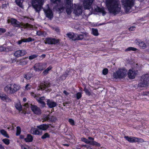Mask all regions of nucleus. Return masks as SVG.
Wrapping results in <instances>:
<instances>
[{
    "label": "nucleus",
    "instance_id": "cd10ccee",
    "mask_svg": "<svg viewBox=\"0 0 149 149\" xmlns=\"http://www.w3.org/2000/svg\"><path fill=\"white\" fill-rule=\"evenodd\" d=\"M75 35L76 33L71 32H69L66 34L67 36L69 38L74 41H75L76 39H75Z\"/></svg>",
    "mask_w": 149,
    "mask_h": 149
},
{
    "label": "nucleus",
    "instance_id": "4d7b16f0",
    "mask_svg": "<svg viewBox=\"0 0 149 149\" xmlns=\"http://www.w3.org/2000/svg\"><path fill=\"white\" fill-rule=\"evenodd\" d=\"M6 31V30L5 29L0 28V34L4 33Z\"/></svg>",
    "mask_w": 149,
    "mask_h": 149
},
{
    "label": "nucleus",
    "instance_id": "c85d7f7f",
    "mask_svg": "<svg viewBox=\"0 0 149 149\" xmlns=\"http://www.w3.org/2000/svg\"><path fill=\"white\" fill-rule=\"evenodd\" d=\"M33 6L35 9L36 12H39L42 7V6H40L39 4H32Z\"/></svg>",
    "mask_w": 149,
    "mask_h": 149
},
{
    "label": "nucleus",
    "instance_id": "c9c22d12",
    "mask_svg": "<svg viewBox=\"0 0 149 149\" xmlns=\"http://www.w3.org/2000/svg\"><path fill=\"white\" fill-rule=\"evenodd\" d=\"M52 68V67L51 66H49L43 71L42 74L45 75H47L49 73V71L51 70Z\"/></svg>",
    "mask_w": 149,
    "mask_h": 149
},
{
    "label": "nucleus",
    "instance_id": "603ef678",
    "mask_svg": "<svg viewBox=\"0 0 149 149\" xmlns=\"http://www.w3.org/2000/svg\"><path fill=\"white\" fill-rule=\"evenodd\" d=\"M68 122L72 126L75 125L73 119L71 118L69 119Z\"/></svg>",
    "mask_w": 149,
    "mask_h": 149
},
{
    "label": "nucleus",
    "instance_id": "39448f33",
    "mask_svg": "<svg viewBox=\"0 0 149 149\" xmlns=\"http://www.w3.org/2000/svg\"><path fill=\"white\" fill-rule=\"evenodd\" d=\"M125 11L128 12L134 5L133 0H125L123 2Z\"/></svg>",
    "mask_w": 149,
    "mask_h": 149
},
{
    "label": "nucleus",
    "instance_id": "e433bc0d",
    "mask_svg": "<svg viewBox=\"0 0 149 149\" xmlns=\"http://www.w3.org/2000/svg\"><path fill=\"white\" fill-rule=\"evenodd\" d=\"M75 36V40H82L84 38V35L83 34L78 35L76 33Z\"/></svg>",
    "mask_w": 149,
    "mask_h": 149
},
{
    "label": "nucleus",
    "instance_id": "338daca9",
    "mask_svg": "<svg viewBox=\"0 0 149 149\" xmlns=\"http://www.w3.org/2000/svg\"><path fill=\"white\" fill-rule=\"evenodd\" d=\"M11 63H15V62H16L17 61H16V60L15 59H12L11 58Z\"/></svg>",
    "mask_w": 149,
    "mask_h": 149
},
{
    "label": "nucleus",
    "instance_id": "e2e57ef3",
    "mask_svg": "<svg viewBox=\"0 0 149 149\" xmlns=\"http://www.w3.org/2000/svg\"><path fill=\"white\" fill-rule=\"evenodd\" d=\"M47 87H48V85H47L45 84H44V86L43 87V88H42V89L43 90H44Z\"/></svg>",
    "mask_w": 149,
    "mask_h": 149
},
{
    "label": "nucleus",
    "instance_id": "ddd939ff",
    "mask_svg": "<svg viewBox=\"0 0 149 149\" xmlns=\"http://www.w3.org/2000/svg\"><path fill=\"white\" fill-rule=\"evenodd\" d=\"M26 53V52L24 50H18L15 52L14 55L17 58L23 56Z\"/></svg>",
    "mask_w": 149,
    "mask_h": 149
},
{
    "label": "nucleus",
    "instance_id": "a211bd4d",
    "mask_svg": "<svg viewBox=\"0 0 149 149\" xmlns=\"http://www.w3.org/2000/svg\"><path fill=\"white\" fill-rule=\"evenodd\" d=\"M136 42L139 47L142 49H145L147 47V45L144 42L140 40H136Z\"/></svg>",
    "mask_w": 149,
    "mask_h": 149
},
{
    "label": "nucleus",
    "instance_id": "58836bf2",
    "mask_svg": "<svg viewBox=\"0 0 149 149\" xmlns=\"http://www.w3.org/2000/svg\"><path fill=\"white\" fill-rule=\"evenodd\" d=\"M90 145L93 146H95L97 147H99L101 146V144L100 143L95 141H91Z\"/></svg>",
    "mask_w": 149,
    "mask_h": 149
},
{
    "label": "nucleus",
    "instance_id": "5701e85b",
    "mask_svg": "<svg viewBox=\"0 0 149 149\" xmlns=\"http://www.w3.org/2000/svg\"><path fill=\"white\" fill-rule=\"evenodd\" d=\"M136 137L133 136H125V139L130 143H135Z\"/></svg>",
    "mask_w": 149,
    "mask_h": 149
},
{
    "label": "nucleus",
    "instance_id": "1a4fd4ad",
    "mask_svg": "<svg viewBox=\"0 0 149 149\" xmlns=\"http://www.w3.org/2000/svg\"><path fill=\"white\" fill-rule=\"evenodd\" d=\"M137 71L134 69H129L127 73L128 77L130 79H134L137 74Z\"/></svg>",
    "mask_w": 149,
    "mask_h": 149
},
{
    "label": "nucleus",
    "instance_id": "052dcab7",
    "mask_svg": "<svg viewBox=\"0 0 149 149\" xmlns=\"http://www.w3.org/2000/svg\"><path fill=\"white\" fill-rule=\"evenodd\" d=\"M135 28V27L134 26H131L129 28V30L130 31H132L134 30Z\"/></svg>",
    "mask_w": 149,
    "mask_h": 149
},
{
    "label": "nucleus",
    "instance_id": "de8ad7c7",
    "mask_svg": "<svg viewBox=\"0 0 149 149\" xmlns=\"http://www.w3.org/2000/svg\"><path fill=\"white\" fill-rule=\"evenodd\" d=\"M23 27L25 28H30L31 27V25L29 24L28 23L25 24L23 25Z\"/></svg>",
    "mask_w": 149,
    "mask_h": 149
},
{
    "label": "nucleus",
    "instance_id": "473e14b6",
    "mask_svg": "<svg viewBox=\"0 0 149 149\" xmlns=\"http://www.w3.org/2000/svg\"><path fill=\"white\" fill-rule=\"evenodd\" d=\"M15 107L19 111H22V107L20 102L16 103L15 104Z\"/></svg>",
    "mask_w": 149,
    "mask_h": 149
},
{
    "label": "nucleus",
    "instance_id": "f8f14e48",
    "mask_svg": "<svg viewBox=\"0 0 149 149\" xmlns=\"http://www.w3.org/2000/svg\"><path fill=\"white\" fill-rule=\"evenodd\" d=\"M95 0H84V6L85 9H89Z\"/></svg>",
    "mask_w": 149,
    "mask_h": 149
},
{
    "label": "nucleus",
    "instance_id": "774afa93",
    "mask_svg": "<svg viewBox=\"0 0 149 149\" xmlns=\"http://www.w3.org/2000/svg\"><path fill=\"white\" fill-rule=\"evenodd\" d=\"M83 34L84 35V36H85L86 37L88 36V33L86 32H85V33H83Z\"/></svg>",
    "mask_w": 149,
    "mask_h": 149
},
{
    "label": "nucleus",
    "instance_id": "f704fd0d",
    "mask_svg": "<svg viewBox=\"0 0 149 149\" xmlns=\"http://www.w3.org/2000/svg\"><path fill=\"white\" fill-rule=\"evenodd\" d=\"M0 132L1 134L4 136L5 137L7 138H9V136L7 133V132L3 129H2L0 130Z\"/></svg>",
    "mask_w": 149,
    "mask_h": 149
},
{
    "label": "nucleus",
    "instance_id": "412c9836",
    "mask_svg": "<svg viewBox=\"0 0 149 149\" xmlns=\"http://www.w3.org/2000/svg\"><path fill=\"white\" fill-rule=\"evenodd\" d=\"M33 139V136L30 134H27L26 137L24 139V141L26 143L31 142Z\"/></svg>",
    "mask_w": 149,
    "mask_h": 149
},
{
    "label": "nucleus",
    "instance_id": "f3484780",
    "mask_svg": "<svg viewBox=\"0 0 149 149\" xmlns=\"http://www.w3.org/2000/svg\"><path fill=\"white\" fill-rule=\"evenodd\" d=\"M47 104L48 107L50 108H52L56 107L57 105L56 103L53 101L52 100L48 99L47 100Z\"/></svg>",
    "mask_w": 149,
    "mask_h": 149
},
{
    "label": "nucleus",
    "instance_id": "6ab92c4d",
    "mask_svg": "<svg viewBox=\"0 0 149 149\" xmlns=\"http://www.w3.org/2000/svg\"><path fill=\"white\" fill-rule=\"evenodd\" d=\"M66 8V12L68 14H70L72 12V10L73 8V5L71 3H66L65 4Z\"/></svg>",
    "mask_w": 149,
    "mask_h": 149
},
{
    "label": "nucleus",
    "instance_id": "72a5a7b5",
    "mask_svg": "<svg viewBox=\"0 0 149 149\" xmlns=\"http://www.w3.org/2000/svg\"><path fill=\"white\" fill-rule=\"evenodd\" d=\"M84 91L86 95L88 96H90L91 95V90L90 88H89V89H88L86 87H85L84 88Z\"/></svg>",
    "mask_w": 149,
    "mask_h": 149
},
{
    "label": "nucleus",
    "instance_id": "5fc2aeb1",
    "mask_svg": "<svg viewBox=\"0 0 149 149\" xmlns=\"http://www.w3.org/2000/svg\"><path fill=\"white\" fill-rule=\"evenodd\" d=\"M36 34L38 36H41L43 35L44 33L42 31H37Z\"/></svg>",
    "mask_w": 149,
    "mask_h": 149
},
{
    "label": "nucleus",
    "instance_id": "13d9d810",
    "mask_svg": "<svg viewBox=\"0 0 149 149\" xmlns=\"http://www.w3.org/2000/svg\"><path fill=\"white\" fill-rule=\"evenodd\" d=\"M31 86L29 84H27L25 86V89L27 90H29L31 89Z\"/></svg>",
    "mask_w": 149,
    "mask_h": 149
},
{
    "label": "nucleus",
    "instance_id": "37998d69",
    "mask_svg": "<svg viewBox=\"0 0 149 149\" xmlns=\"http://www.w3.org/2000/svg\"><path fill=\"white\" fill-rule=\"evenodd\" d=\"M16 136H18L20 135L21 132V129L20 127L17 126L16 128Z\"/></svg>",
    "mask_w": 149,
    "mask_h": 149
},
{
    "label": "nucleus",
    "instance_id": "6e6d98bb",
    "mask_svg": "<svg viewBox=\"0 0 149 149\" xmlns=\"http://www.w3.org/2000/svg\"><path fill=\"white\" fill-rule=\"evenodd\" d=\"M35 40L34 38H32L31 37H29L26 39L27 42H29L32 41H33Z\"/></svg>",
    "mask_w": 149,
    "mask_h": 149
},
{
    "label": "nucleus",
    "instance_id": "864d4df0",
    "mask_svg": "<svg viewBox=\"0 0 149 149\" xmlns=\"http://www.w3.org/2000/svg\"><path fill=\"white\" fill-rule=\"evenodd\" d=\"M3 51L7 52L8 51L7 50V48L3 46L0 47V52H2Z\"/></svg>",
    "mask_w": 149,
    "mask_h": 149
},
{
    "label": "nucleus",
    "instance_id": "ea45409f",
    "mask_svg": "<svg viewBox=\"0 0 149 149\" xmlns=\"http://www.w3.org/2000/svg\"><path fill=\"white\" fill-rule=\"evenodd\" d=\"M92 34L95 36H97L99 35L97 29L93 28L92 29Z\"/></svg>",
    "mask_w": 149,
    "mask_h": 149
},
{
    "label": "nucleus",
    "instance_id": "4468645a",
    "mask_svg": "<svg viewBox=\"0 0 149 149\" xmlns=\"http://www.w3.org/2000/svg\"><path fill=\"white\" fill-rule=\"evenodd\" d=\"M43 66L42 64L41 63H36L33 66L34 69L35 71L38 72L42 70L45 69Z\"/></svg>",
    "mask_w": 149,
    "mask_h": 149
},
{
    "label": "nucleus",
    "instance_id": "79ce46f5",
    "mask_svg": "<svg viewBox=\"0 0 149 149\" xmlns=\"http://www.w3.org/2000/svg\"><path fill=\"white\" fill-rule=\"evenodd\" d=\"M81 141L88 144H90L91 141L88 140V139L84 137H82L81 138Z\"/></svg>",
    "mask_w": 149,
    "mask_h": 149
},
{
    "label": "nucleus",
    "instance_id": "f03ea898",
    "mask_svg": "<svg viewBox=\"0 0 149 149\" xmlns=\"http://www.w3.org/2000/svg\"><path fill=\"white\" fill-rule=\"evenodd\" d=\"M20 86L17 84H11L6 86L4 88L5 91L7 94L11 95L14 94L19 91Z\"/></svg>",
    "mask_w": 149,
    "mask_h": 149
},
{
    "label": "nucleus",
    "instance_id": "20e7f679",
    "mask_svg": "<svg viewBox=\"0 0 149 149\" xmlns=\"http://www.w3.org/2000/svg\"><path fill=\"white\" fill-rule=\"evenodd\" d=\"M149 82V75L146 74L142 76L140 82L138 84L139 87H146L148 86Z\"/></svg>",
    "mask_w": 149,
    "mask_h": 149
},
{
    "label": "nucleus",
    "instance_id": "7ed1b4c3",
    "mask_svg": "<svg viewBox=\"0 0 149 149\" xmlns=\"http://www.w3.org/2000/svg\"><path fill=\"white\" fill-rule=\"evenodd\" d=\"M127 72V69L125 68H119L113 73L112 77L116 79H122L126 77Z\"/></svg>",
    "mask_w": 149,
    "mask_h": 149
},
{
    "label": "nucleus",
    "instance_id": "49530a36",
    "mask_svg": "<svg viewBox=\"0 0 149 149\" xmlns=\"http://www.w3.org/2000/svg\"><path fill=\"white\" fill-rule=\"evenodd\" d=\"M76 99L77 100H79L82 97V94L81 92H79L76 95Z\"/></svg>",
    "mask_w": 149,
    "mask_h": 149
},
{
    "label": "nucleus",
    "instance_id": "6e6552de",
    "mask_svg": "<svg viewBox=\"0 0 149 149\" xmlns=\"http://www.w3.org/2000/svg\"><path fill=\"white\" fill-rule=\"evenodd\" d=\"M7 22L8 23H11V24L15 27L20 28L21 27V24L16 19L11 18L10 19H8L7 20Z\"/></svg>",
    "mask_w": 149,
    "mask_h": 149
},
{
    "label": "nucleus",
    "instance_id": "9b49d317",
    "mask_svg": "<svg viewBox=\"0 0 149 149\" xmlns=\"http://www.w3.org/2000/svg\"><path fill=\"white\" fill-rule=\"evenodd\" d=\"M28 63V61L26 58L23 57L22 58L17 60L16 63L18 65L23 66L26 65Z\"/></svg>",
    "mask_w": 149,
    "mask_h": 149
},
{
    "label": "nucleus",
    "instance_id": "dca6fc26",
    "mask_svg": "<svg viewBox=\"0 0 149 149\" xmlns=\"http://www.w3.org/2000/svg\"><path fill=\"white\" fill-rule=\"evenodd\" d=\"M0 98L2 101L6 102H10L11 100L8 95L3 93L0 92Z\"/></svg>",
    "mask_w": 149,
    "mask_h": 149
},
{
    "label": "nucleus",
    "instance_id": "f257e3e1",
    "mask_svg": "<svg viewBox=\"0 0 149 149\" xmlns=\"http://www.w3.org/2000/svg\"><path fill=\"white\" fill-rule=\"evenodd\" d=\"M106 5L110 13L115 15L120 12L121 8L118 0H106Z\"/></svg>",
    "mask_w": 149,
    "mask_h": 149
},
{
    "label": "nucleus",
    "instance_id": "680f3d73",
    "mask_svg": "<svg viewBox=\"0 0 149 149\" xmlns=\"http://www.w3.org/2000/svg\"><path fill=\"white\" fill-rule=\"evenodd\" d=\"M19 139H24H24L25 138H24V136L23 135H22V134H21L19 135Z\"/></svg>",
    "mask_w": 149,
    "mask_h": 149
},
{
    "label": "nucleus",
    "instance_id": "3c124183",
    "mask_svg": "<svg viewBox=\"0 0 149 149\" xmlns=\"http://www.w3.org/2000/svg\"><path fill=\"white\" fill-rule=\"evenodd\" d=\"M38 56V55L36 54L32 55L29 57V59L30 60H32L33 59L36 58Z\"/></svg>",
    "mask_w": 149,
    "mask_h": 149
},
{
    "label": "nucleus",
    "instance_id": "a18cd8bd",
    "mask_svg": "<svg viewBox=\"0 0 149 149\" xmlns=\"http://www.w3.org/2000/svg\"><path fill=\"white\" fill-rule=\"evenodd\" d=\"M49 134L48 133H45L41 136V138L42 139H45L47 138H49Z\"/></svg>",
    "mask_w": 149,
    "mask_h": 149
},
{
    "label": "nucleus",
    "instance_id": "aec40b11",
    "mask_svg": "<svg viewBox=\"0 0 149 149\" xmlns=\"http://www.w3.org/2000/svg\"><path fill=\"white\" fill-rule=\"evenodd\" d=\"M31 108L32 111L35 113L39 115L41 113V110L37 106L31 105Z\"/></svg>",
    "mask_w": 149,
    "mask_h": 149
},
{
    "label": "nucleus",
    "instance_id": "69168bd1",
    "mask_svg": "<svg viewBox=\"0 0 149 149\" xmlns=\"http://www.w3.org/2000/svg\"><path fill=\"white\" fill-rule=\"evenodd\" d=\"M63 93L66 95H68L69 94L65 90L63 91Z\"/></svg>",
    "mask_w": 149,
    "mask_h": 149
},
{
    "label": "nucleus",
    "instance_id": "2eb2a0df",
    "mask_svg": "<svg viewBox=\"0 0 149 149\" xmlns=\"http://www.w3.org/2000/svg\"><path fill=\"white\" fill-rule=\"evenodd\" d=\"M46 17L52 19L53 16V14L52 10L50 9L49 7L47 9L44 10Z\"/></svg>",
    "mask_w": 149,
    "mask_h": 149
},
{
    "label": "nucleus",
    "instance_id": "423d86ee",
    "mask_svg": "<svg viewBox=\"0 0 149 149\" xmlns=\"http://www.w3.org/2000/svg\"><path fill=\"white\" fill-rule=\"evenodd\" d=\"M59 42V40L55 38L47 37L45 38V43L49 45H53L57 44Z\"/></svg>",
    "mask_w": 149,
    "mask_h": 149
},
{
    "label": "nucleus",
    "instance_id": "0eeeda50",
    "mask_svg": "<svg viewBox=\"0 0 149 149\" xmlns=\"http://www.w3.org/2000/svg\"><path fill=\"white\" fill-rule=\"evenodd\" d=\"M43 118L42 122L47 121L49 122L55 123L57 120V118L54 116L46 115L44 116Z\"/></svg>",
    "mask_w": 149,
    "mask_h": 149
},
{
    "label": "nucleus",
    "instance_id": "7c9ffc66",
    "mask_svg": "<svg viewBox=\"0 0 149 149\" xmlns=\"http://www.w3.org/2000/svg\"><path fill=\"white\" fill-rule=\"evenodd\" d=\"M69 71L68 70H67L66 71L63 73V74L61 76L60 78L63 80H64L65 79L66 77L70 74Z\"/></svg>",
    "mask_w": 149,
    "mask_h": 149
},
{
    "label": "nucleus",
    "instance_id": "9d476101",
    "mask_svg": "<svg viewBox=\"0 0 149 149\" xmlns=\"http://www.w3.org/2000/svg\"><path fill=\"white\" fill-rule=\"evenodd\" d=\"M74 13L76 15L79 16L82 13L81 8L78 5L74 4Z\"/></svg>",
    "mask_w": 149,
    "mask_h": 149
},
{
    "label": "nucleus",
    "instance_id": "4c0bfd02",
    "mask_svg": "<svg viewBox=\"0 0 149 149\" xmlns=\"http://www.w3.org/2000/svg\"><path fill=\"white\" fill-rule=\"evenodd\" d=\"M90 145L93 146H95L97 147H99L101 146V144L100 143L95 141H91Z\"/></svg>",
    "mask_w": 149,
    "mask_h": 149
},
{
    "label": "nucleus",
    "instance_id": "c03bdc74",
    "mask_svg": "<svg viewBox=\"0 0 149 149\" xmlns=\"http://www.w3.org/2000/svg\"><path fill=\"white\" fill-rule=\"evenodd\" d=\"M144 142L145 141L143 139L141 138L136 137L135 143H142Z\"/></svg>",
    "mask_w": 149,
    "mask_h": 149
},
{
    "label": "nucleus",
    "instance_id": "a878e982",
    "mask_svg": "<svg viewBox=\"0 0 149 149\" xmlns=\"http://www.w3.org/2000/svg\"><path fill=\"white\" fill-rule=\"evenodd\" d=\"M23 77L26 79L29 80L33 76V74L30 72L26 73L23 74Z\"/></svg>",
    "mask_w": 149,
    "mask_h": 149
},
{
    "label": "nucleus",
    "instance_id": "2f4dec72",
    "mask_svg": "<svg viewBox=\"0 0 149 149\" xmlns=\"http://www.w3.org/2000/svg\"><path fill=\"white\" fill-rule=\"evenodd\" d=\"M23 1L22 0H15V2L16 4L19 7L21 8H23V6L22 3Z\"/></svg>",
    "mask_w": 149,
    "mask_h": 149
},
{
    "label": "nucleus",
    "instance_id": "09e8293b",
    "mask_svg": "<svg viewBox=\"0 0 149 149\" xmlns=\"http://www.w3.org/2000/svg\"><path fill=\"white\" fill-rule=\"evenodd\" d=\"M2 141L3 143L7 145H8L10 143V141L9 139H4L2 140Z\"/></svg>",
    "mask_w": 149,
    "mask_h": 149
},
{
    "label": "nucleus",
    "instance_id": "bf43d9fd",
    "mask_svg": "<svg viewBox=\"0 0 149 149\" xmlns=\"http://www.w3.org/2000/svg\"><path fill=\"white\" fill-rule=\"evenodd\" d=\"M30 105H31H31H32L31 104H30V103H29L27 102L26 103L24 104V106L26 108H28L29 107Z\"/></svg>",
    "mask_w": 149,
    "mask_h": 149
},
{
    "label": "nucleus",
    "instance_id": "4be33fe9",
    "mask_svg": "<svg viewBox=\"0 0 149 149\" xmlns=\"http://www.w3.org/2000/svg\"><path fill=\"white\" fill-rule=\"evenodd\" d=\"M31 131H33L32 134L35 135H41L42 134V131L39 130L38 129L36 128H32Z\"/></svg>",
    "mask_w": 149,
    "mask_h": 149
},
{
    "label": "nucleus",
    "instance_id": "c756f323",
    "mask_svg": "<svg viewBox=\"0 0 149 149\" xmlns=\"http://www.w3.org/2000/svg\"><path fill=\"white\" fill-rule=\"evenodd\" d=\"M45 97H40L39 100H38V102L42 104L43 107H45L46 104L45 102L43 101L45 100Z\"/></svg>",
    "mask_w": 149,
    "mask_h": 149
},
{
    "label": "nucleus",
    "instance_id": "b1692460",
    "mask_svg": "<svg viewBox=\"0 0 149 149\" xmlns=\"http://www.w3.org/2000/svg\"><path fill=\"white\" fill-rule=\"evenodd\" d=\"M49 127V125L47 124H43L37 126V127L40 130H45Z\"/></svg>",
    "mask_w": 149,
    "mask_h": 149
},
{
    "label": "nucleus",
    "instance_id": "0e129e2a",
    "mask_svg": "<svg viewBox=\"0 0 149 149\" xmlns=\"http://www.w3.org/2000/svg\"><path fill=\"white\" fill-rule=\"evenodd\" d=\"M88 139L89 140H92V141H94V138L92 137L89 136L88 137Z\"/></svg>",
    "mask_w": 149,
    "mask_h": 149
},
{
    "label": "nucleus",
    "instance_id": "a19ab883",
    "mask_svg": "<svg viewBox=\"0 0 149 149\" xmlns=\"http://www.w3.org/2000/svg\"><path fill=\"white\" fill-rule=\"evenodd\" d=\"M137 50V49L136 48H134L133 47H128L126 49L125 51V52L130 51H136Z\"/></svg>",
    "mask_w": 149,
    "mask_h": 149
},
{
    "label": "nucleus",
    "instance_id": "8fccbe9b",
    "mask_svg": "<svg viewBox=\"0 0 149 149\" xmlns=\"http://www.w3.org/2000/svg\"><path fill=\"white\" fill-rule=\"evenodd\" d=\"M108 72V69L105 68L103 69L102 70V74L104 75L107 74Z\"/></svg>",
    "mask_w": 149,
    "mask_h": 149
},
{
    "label": "nucleus",
    "instance_id": "bb28decb",
    "mask_svg": "<svg viewBox=\"0 0 149 149\" xmlns=\"http://www.w3.org/2000/svg\"><path fill=\"white\" fill-rule=\"evenodd\" d=\"M44 2V0H32V4H38L40 6H42Z\"/></svg>",
    "mask_w": 149,
    "mask_h": 149
},
{
    "label": "nucleus",
    "instance_id": "393cba45",
    "mask_svg": "<svg viewBox=\"0 0 149 149\" xmlns=\"http://www.w3.org/2000/svg\"><path fill=\"white\" fill-rule=\"evenodd\" d=\"M95 10L96 12L102 13L103 16H104L106 14V12L103 8H101L97 6L96 8H95Z\"/></svg>",
    "mask_w": 149,
    "mask_h": 149
}]
</instances>
